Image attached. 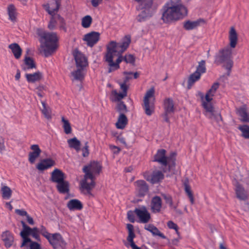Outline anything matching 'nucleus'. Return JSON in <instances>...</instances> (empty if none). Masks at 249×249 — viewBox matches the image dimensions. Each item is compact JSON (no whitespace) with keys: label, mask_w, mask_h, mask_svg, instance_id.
Instances as JSON below:
<instances>
[{"label":"nucleus","mask_w":249,"mask_h":249,"mask_svg":"<svg viewBox=\"0 0 249 249\" xmlns=\"http://www.w3.org/2000/svg\"><path fill=\"white\" fill-rule=\"evenodd\" d=\"M161 19L165 23H171L184 18L188 10L181 0H169L162 9Z\"/></svg>","instance_id":"obj_1"},{"label":"nucleus","mask_w":249,"mask_h":249,"mask_svg":"<svg viewBox=\"0 0 249 249\" xmlns=\"http://www.w3.org/2000/svg\"><path fill=\"white\" fill-rule=\"evenodd\" d=\"M36 34L40 37L39 41L44 44L46 48L44 52L46 57L51 55L57 48L56 43L58 40L57 34L54 32H46L41 29H37Z\"/></svg>","instance_id":"obj_2"},{"label":"nucleus","mask_w":249,"mask_h":249,"mask_svg":"<svg viewBox=\"0 0 249 249\" xmlns=\"http://www.w3.org/2000/svg\"><path fill=\"white\" fill-rule=\"evenodd\" d=\"M219 54L215 56L214 63L220 65L225 62L223 67L227 70V76L230 75L231 68L233 65V61L231 59V50L227 47L219 51Z\"/></svg>","instance_id":"obj_3"},{"label":"nucleus","mask_w":249,"mask_h":249,"mask_svg":"<svg viewBox=\"0 0 249 249\" xmlns=\"http://www.w3.org/2000/svg\"><path fill=\"white\" fill-rule=\"evenodd\" d=\"M163 108L164 113L162 114V116L164 121L170 124L169 117L174 113L175 110L174 101L172 98H167L164 100Z\"/></svg>","instance_id":"obj_4"},{"label":"nucleus","mask_w":249,"mask_h":249,"mask_svg":"<svg viewBox=\"0 0 249 249\" xmlns=\"http://www.w3.org/2000/svg\"><path fill=\"white\" fill-rule=\"evenodd\" d=\"M155 90L153 88H151L146 93L144 99L143 109L145 110V114L148 116H150L154 111V105L152 103H150L149 98L154 96Z\"/></svg>","instance_id":"obj_5"},{"label":"nucleus","mask_w":249,"mask_h":249,"mask_svg":"<svg viewBox=\"0 0 249 249\" xmlns=\"http://www.w3.org/2000/svg\"><path fill=\"white\" fill-rule=\"evenodd\" d=\"M53 249H65L67 243L62 235L59 233H55L48 241Z\"/></svg>","instance_id":"obj_6"},{"label":"nucleus","mask_w":249,"mask_h":249,"mask_svg":"<svg viewBox=\"0 0 249 249\" xmlns=\"http://www.w3.org/2000/svg\"><path fill=\"white\" fill-rule=\"evenodd\" d=\"M203 107L206 110L205 116L210 119H214L218 122L222 120V116L220 113L216 112L211 103H208L205 101L202 103Z\"/></svg>","instance_id":"obj_7"},{"label":"nucleus","mask_w":249,"mask_h":249,"mask_svg":"<svg viewBox=\"0 0 249 249\" xmlns=\"http://www.w3.org/2000/svg\"><path fill=\"white\" fill-rule=\"evenodd\" d=\"M39 230L37 227L33 228H29L24 234L21 237L22 238V242L20 245V247H23L28 243L29 242H32V240L28 237L29 235H32L36 240L39 241L40 237L38 234Z\"/></svg>","instance_id":"obj_8"},{"label":"nucleus","mask_w":249,"mask_h":249,"mask_svg":"<svg viewBox=\"0 0 249 249\" xmlns=\"http://www.w3.org/2000/svg\"><path fill=\"white\" fill-rule=\"evenodd\" d=\"M73 55L75 61L77 68L84 69L88 65L87 58L78 49H76L74 51Z\"/></svg>","instance_id":"obj_9"},{"label":"nucleus","mask_w":249,"mask_h":249,"mask_svg":"<svg viewBox=\"0 0 249 249\" xmlns=\"http://www.w3.org/2000/svg\"><path fill=\"white\" fill-rule=\"evenodd\" d=\"M135 213L139 218V222L142 223H146L151 218L150 213L145 206H142L140 208H135Z\"/></svg>","instance_id":"obj_10"},{"label":"nucleus","mask_w":249,"mask_h":249,"mask_svg":"<svg viewBox=\"0 0 249 249\" xmlns=\"http://www.w3.org/2000/svg\"><path fill=\"white\" fill-rule=\"evenodd\" d=\"M122 54V53H117L118 57L115 62H114L113 60L114 56H110L108 58L106 59L105 61L108 63L110 67L108 70L109 73L120 68L119 64L123 61H124V56H123Z\"/></svg>","instance_id":"obj_11"},{"label":"nucleus","mask_w":249,"mask_h":249,"mask_svg":"<svg viewBox=\"0 0 249 249\" xmlns=\"http://www.w3.org/2000/svg\"><path fill=\"white\" fill-rule=\"evenodd\" d=\"M61 5V0H52L50 3L43 4V7L51 16H53L58 12Z\"/></svg>","instance_id":"obj_12"},{"label":"nucleus","mask_w":249,"mask_h":249,"mask_svg":"<svg viewBox=\"0 0 249 249\" xmlns=\"http://www.w3.org/2000/svg\"><path fill=\"white\" fill-rule=\"evenodd\" d=\"M136 190L138 192L139 197H143L147 193L149 187L147 183L143 180H138L134 183Z\"/></svg>","instance_id":"obj_13"},{"label":"nucleus","mask_w":249,"mask_h":249,"mask_svg":"<svg viewBox=\"0 0 249 249\" xmlns=\"http://www.w3.org/2000/svg\"><path fill=\"white\" fill-rule=\"evenodd\" d=\"M100 38V33L97 32L92 31L86 34L83 38L84 40L87 41L88 46L92 47L99 41Z\"/></svg>","instance_id":"obj_14"},{"label":"nucleus","mask_w":249,"mask_h":249,"mask_svg":"<svg viewBox=\"0 0 249 249\" xmlns=\"http://www.w3.org/2000/svg\"><path fill=\"white\" fill-rule=\"evenodd\" d=\"M166 151L164 149L158 150L156 154L154 155L153 161L158 162L163 166H167L168 161L166 156Z\"/></svg>","instance_id":"obj_15"},{"label":"nucleus","mask_w":249,"mask_h":249,"mask_svg":"<svg viewBox=\"0 0 249 249\" xmlns=\"http://www.w3.org/2000/svg\"><path fill=\"white\" fill-rule=\"evenodd\" d=\"M144 177L147 181L155 184L162 180L164 178V175L161 171L156 170L154 171L151 175H148L147 177L145 175Z\"/></svg>","instance_id":"obj_16"},{"label":"nucleus","mask_w":249,"mask_h":249,"mask_svg":"<svg viewBox=\"0 0 249 249\" xmlns=\"http://www.w3.org/2000/svg\"><path fill=\"white\" fill-rule=\"evenodd\" d=\"M115 53H119L118 44L114 41H111L107 46V53L105 56V59L108 58L110 56H114Z\"/></svg>","instance_id":"obj_17"},{"label":"nucleus","mask_w":249,"mask_h":249,"mask_svg":"<svg viewBox=\"0 0 249 249\" xmlns=\"http://www.w3.org/2000/svg\"><path fill=\"white\" fill-rule=\"evenodd\" d=\"M30 149L32 150L29 153V161L31 163H35L36 160L38 158L41 153V150L40 149L38 144H33L30 147Z\"/></svg>","instance_id":"obj_18"},{"label":"nucleus","mask_w":249,"mask_h":249,"mask_svg":"<svg viewBox=\"0 0 249 249\" xmlns=\"http://www.w3.org/2000/svg\"><path fill=\"white\" fill-rule=\"evenodd\" d=\"M55 164V161L51 158H47L41 160L36 166V169L43 171L54 166Z\"/></svg>","instance_id":"obj_19"},{"label":"nucleus","mask_w":249,"mask_h":249,"mask_svg":"<svg viewBox=\"0 0 249 249\" xmlns=\"http://www.w3.org/2000/svg\"><path fill=\"white\" fill-rule=\"evenodd\" d=\"M127 229L128 231V235L127 237V240L129 243V245L132 249H141L138 247L134 242V238L136 235L134 232V226L131 224H127L126 225Z\"/></svg>","instance_id":"obj_20"},{"label":"nucleus","mask_w":249,"mask_h":249,"mask_svg":"<svg viewBox=\"0 0 249 249\" xmlns=\"http://www.w3.org/2000/svg\"><path fill=\"white\" fill-rule=\"evenodd\" d=\"M66 178L65 174L60 169L55 168L51 173V177L50 180L53 182L59 183L63 181Z\"/></svg>","instance_id":"obj_21"},{"label":"nucleus","mask_w":249,"mask_h":249,"mask_svg":"<svg viewBox=\"0 0 249 249\" xmlns=\"http://www.w3.org/2000/svg\"><path fill=\"white\" fill-rule=\"evenodd\" d=\"M1 237L6 248H10L12 246L14 241V238L13 234L10 231H6L3 232Z\"/></svg>","instance_id":"obj_22"},{"label":"nucleus","mask_w":249,"mask_h":249,"mask_svg":"<svg viewBox=\"0 0 249 249\" xmlns=\"http://www.w3.org/2000/svg\"><path fill=\"white\" fill-rule=\"evenodd\" d=\"M205 20L202 18H199L195 21H190L188 20L183 23V28L187 31L193 30L201 24L204 23Z\"/></svg>","instance_id":"obj_23"},{"label":"nucleus","mask_w":249,"mask_h":249,"mask_svg":"<svg viewBox=\"0 0 249 249\" xmlns=\"http://www.w3.org/2000/svg\"><path fill=\"white\" fill-rule=\"evenodd\" d=\"M162 206L161 198L159 196H154L151 202V210L153 213H159L160 211Z\"/></svg>","instance_id":"obj_24"},{"label":"nucleus","mask_w":249,"mask_h":249,"mask_svg":"<svg viewBox=\"0 0 249 249\" xmlns=\"http://www.w3.org/2000/svg\"><path fill=\"white\" fill-rule=\"evenodd\" d=\"M235 193L237 198L241 200H245L248 198L247 195L243 186L238 181L235 184Z\"/></svg>","instance_id":"obj_25"},{"label":"nucleus","mask_w":249,"mask_h":249,"mask_svg":"<svg viewBox=\"0 0 249 249\" xmlns=\"http://www.w3.org/2000/svg\"><path fill=\"white\" fill-rule=\"evenodd\" d=\"M70 185L69 182L65 180L57 183L56 188L57 191L61 194H69L70 193Z\"/></svg>","instance_id":"obj_26"},{"label":"nucleus","mask_w":249,"mask_h":249,"mask_svg":"<svg viewBox=\"0 0 249 249\" xmlns=\"http://www.w3.org/2000/svg\"><path fill=\"white\" fill-rule=\"evenodd\" d=\"M67 207L70 211L81 210L83 205L78 199H72L68 202Z\"/></svg>","instance_id":"obj_27"},{"label":"nucleus","mask_w":249,"mask_h":249,"mask_svg":"<svg viewBox=\"0 0 249 249\" xmlns=\"http://www.w3.org/2000/svg\"><path fill=\"white\" fill-rule=\"evenodd\" d=\"M25 77L28 82L34 83L42 79L43 74L41 72L37 71L34 73H26Z\"/></svg>","instance_id":"obj_28"},{"label":"nucleus","mask_w":249,"mask_h":249,"mask_svg":"<svg viewBox=\"0 0 249 249\" xmlns=\"http://www.w3.org/2000/svg\"><path fill=\"white\" fill-rule=\"evenodd\" d=\"M8 48L11 50L15 58L18 59L20 58L22 50L18 44L12 43L9 45Z\"/></svg>","instance_id":"obj_29"},{"label":"nucleus","mask_w":249,"mask_h":249,"mask_svg":"<svg viewBox=\"0 0 249 249\" xmlns=\"http://www.w3.org/2000/svg\"><path fill=\"white\" fill-rule=\"evenodd\" d=\"M154 13V11L143 9L137 17V20L139 22L144 21L150 18L153 15Z\"/></svg>","instance_id":"obj_30"},{"label":"nucleus","mask_w":249,"mask_h":249,"mask_svg":"<svg viewBox=\"0 0 249 249\" xmlns=\"http://www.w3.org/2000/svg\"><path fill=\"white\" fill-rule=\"evenodd\" d=\"M230 45L231 48H234L237 44L238 36L236 31L233 27L231 28L229 32Z\"/></svg>","instance_id":"obj_31"},{"label":"nucleus","mask_w":249,"mask_h":249,"mask_svg":"<svg viewBox=\"0 0 249 249\" xmlns=\"http://www.w3.org/2000/svg\"><path fill=\"white\" fill-rule=\"evenodd\" d=\"M89 167V169L93 174L99 175L102 169L101 164L97 161H92L88 165H86Z\"/></svg>","instance_id":"obj_32"},{"label":"nucleus","mask_w":249,"mask_h":249,"mask_svg":"<svg viewBox=\"0 0 249 249\" xmlns=\"http://www.w3.org/2000/svg\"><path fill=\"white\" fill-rule=\"evenodd\" d=\"M130 42V36H125L122 42L118 43L119 48V53H123L127 49Z\"/></svg>","instance_id":"obj_33"},{"label":"nucleus","mask_w":249,"mask_h":249,"mask_svg":"<svg viewBox=\"0 0 249 249\" xmlns=\"http://www.w3.org/2000/svg\"><path fill=\"white\" fill-rule=\"evenodd\" d=\"M144 229L151 232L154 235H158L162 239H165L166 238V237L153 224H149L147 225H145Z\"/></svg>","instance_id":"obj_34"},{"label":"nucleus","mask_w":249,"mask_h":249,"mask_svg":"<svg viewBox=\"0 0 249 249\" xmlns=\"http://www.w3.org/2000/svg\"><path fill=\"white\" fill-rule=\"evenodd\" d=\"M183 185L184 186V190L185 193H186L187 195L189 198L191 204H194L195 202V199L194 198L193 192L191 190V187L189 185V179L187 178L184 180L183 182Z\"/></svg>","instance_id":"obj_35"},{"label":"nucleus","mask_w":249,"mask_h":249,"mask_svg":"<svg viewBox=\"0 0 249 249\" xmlns=\"http://www.w3.org/2000/svg\"><path fill=\"white\" fill-rule=\"evenodd\" d=\"M128 123V119L125 114H120L118 121L116 123V127L118 129H124Z\"/></svg>","instance_id":"obj_36"},{"label":"nucleus","mask_w":249,"mask_h":249,"mask_svg":"<svg viewBox=\"0 0 249 249\" xmlns=\"http://www.w3.org/2000/svg\"><path fill=\"white\" fill-rule=\"evenodd\" d=\"M15 5L13 4H9L7 7V13L9 16V19L13 22L17 20V13Z\"/></svg>","instance_id":"obj_37"},{"label":"nucleus","mask_w":249,"mask_h":249,"mask_svg":"<svg viewBox=\"0 0 249 249\" xmlns=\"http://www.w3.org/2000/svg\"><path fill=\"white\" fill-rule=\"evenodd\" d=\"M237 113L241 117V120L243 122H249V114L247 112L245 107H241L237 109Z\"/></svg>","instance_id":"obj_38"},{"label":"nucleus","mask_w":249,"mask_h":249,"mask_svg":"<svg viewBox=\"0 0 249 249\" xmlns=\"http://www.w3.org/2000/svg\"><path fill=\"white\" fill-rule=\"evenodd\" d=\"M23 61L27 67L22 66L23 70L26 71L27 69H32L36 68V64L34 59L30 57L25 55Z\"/></svg>","instance_id":"obj_39"},{"label":"nucleus","mask_w":249,"mask_h":249,"mask_svg":"<svg viewBox=\"0 0 249 249\" xmlns=\"http://www.w3.org/2000/svg\"><path fill=\"white\" fill-rule=\"evenodd\" d=\"M88 166L86 165L83 168V172L85 173L84 179L82 181L81 183H88L87 180L90 179L91 181H94V177L93 173L88 168Z\"/></svg>","instance_id":"obj_40"},{"label":"nucleus","mask_w":249,"mask_h":249,"mask_svg":"<svg viewBox=\"0 0 249 249\" xmlns=\"http://www.w3.org/2000/svg\"><path fill=\"white\" fill-rule=\"evenodd\" d=\"M67 142L70 147L74 149L77 152L80 150L81 142L76 137L69 139Z\"/></svg>","instance_id":"obj_41"},{"label":"nucleus","mask_w":249,"mask_h":249,"mask_svg":"<svg viewBox=\"0 0 249 249\" xmlns=\"http://www.w3.org/2000/svg\"><path fill=\"white\" fill-rule=\"evenodd\" d=\"M201 77L200 73H197V72H194L191 74L188 79V85L187 88L188 89H190L192 85L197 81H198Z\"/></svg>","instance_id":"obj_42"},{"label":"nucleus","mask_w":249,"mask_h":249,"mask_svg":"<svg viewBox=\"0 0 249 249\" xmlns=\"http://www.w3.org/2000/svg\"><path fill=\"white\" fill-rule=\"evenodd\" d=\"M2 197L3 199H9L12 196V190L7 186H3L1 188Z\"/></svg>","instance_id":"obj_43"},{"label":"nucleus","mask_w":249,"mask_h":249,"mask_svg":"<svg viewBox=\"0 0 249 249\" xmlns=\"http://www.w3.org/2000/svg\"><path fill=\"white\" fill-rule=\"evenodd\" d=\"M81 187L86 190L87 194L92 196H93L91 193V190L95 186V182L94 181H91L90 183H81Z\"/></svg>","instance_id":"obj_44"},{"label":"nucleus","mask_w":249,"mask_h":249,"mask_svg":"<svg viewBox=\"0 0 249 249\" xmlns=\"http://www.w3.org/2000/svg\"><path fill=\"white\" fill-rule=\"evenodd\" d=\"M77 70L71 72V75L74 77V79L76 80L82 81L84 78V75L82 72L84 69L77 68Z\"/></svg>","instance_id":"obj_45"},{"label":"nucleus","mask_w":249,"mask_h":249,"mask_svg":"<svg viewBox=\"0 0 249 249\" xmlns=\"http://www.w3.org/2000/svg\"><path fill=\"white\" fill-rule=\"evenodd\" d=\"M41 104L42 105V108H41V110L42 114L47 119H51L52 117L50 108L47 106V105L45 102L41 101Z\"/></svg>","instance_id":"obj_46"},{"label":"nucleus","mask_w":249,"mask_h":249,"mask_svg":"<svg viewBox=\"0 0 249 249\" xmlns=\"http://www.w3.org/2000/svg\"><path fill=\"white\" fill-rule=\"evenodd\" d=\"M176 159H173V160L171 161L168 160L167 166H163L162 171L165 173L167 171H174L176 167Z\"/></svg>","instance_id":"obj_47"},{"label":"nucleus","mask_w":249,"mask_h":249,"mask_svg":"<svg viewBox=\"0 0 249 249\" xmlns=\"http://www.w3.org/2000/svg\"><path fill=\"white\" fill-rule=\"evenodd\" d=\"M206 71V62L205 60H202L198 62V65L196 67L195 72H197V73H200V75H201L202 74L205 73Z\"/></svg>","instance_id":"obj_48"},{"label":"nucleus","mask_w":249,"mask_h":249,"mask_svg":"<svg viewBox=\"0 0 249 249\" xmlns=\"http://www.w3.org/2000/svg\"><path fill=\"white\" fill-rule=\"evenodd\" d=\"M92 21V18L89 15H87L82 19L81 25L83 27L88 28L90 27Z\"/></svg>","instance_id":"obj_49"},{"label":"nucleus","mask_w":249,"mask_h":249,"mask_svg":"<svg viewBox=\"0 0 249 249\" xmlns=\"http://www.w3.org/2000/svg\"><path fill=\"white\" fill-rule=\"evenodd\" d=\"M116 110L120 113V114H121L122 113L125 114V113L128 112L126 106L123 101H120L117 104L116 106Z\"/></svg>","instance_id":"obj_50"},{"label":"nucleus","mask_w":249,"mask_h":249,"mask_svg":"<svg viewBox=\"0 0 249 249\" xmlns=\"http://www.w3.org/2000/svg\"><path fill=\"white\" fill-rule=\"evenodd\" d=\"M62 121L63 123V128L65 133L69 134L71 132V127L69 121L65 119L64 117L62 118Z\"/></svg>","instance_id":"obj_51"},{"label":"nucleus","mask_w":249,"mask_h":249,"mask_svg":"<svg viewBox=\"0 0 249 249\" xmlns=\"http://www.w3.org/2000/svg\"><path fill=\"white\" fill-rule=\"evenodd\" d=\"M239 129L242 131V136L246 139H249V126L248 125H244L240 126Z\"/></svg>","instance_id":"obj_52"},{"label":"nucleus","mask_w":249,"mask_h":249,"mask_svg":"<svg viewBox=\"0 0 249 249\" xmlns=\"http://www.w3.org/2000/svg\"><path fill=\"white\" fill-rule=\"evenodd\" d=\"M124 61L126 63H130L133 66L135 65V57L131 54H125L124 56Z\"/></svg>","instance_id":"obj_53"},{"label":"nucleus","mask_w":249,"mask_h":249,"mask_svg":"<svg viewBox=\"0 0 249 249\" xmlns=\"http://www.w3.org/2000/svg\"><path fill=\"white\" fill-rule=\"evenodd\" d=\"M152 0H144L142 2V9L145 10H149L150 11H154L152 8L153 5Z\"/></svg>","instance_id":"obj_54"},{"label":"nucleus","mask_w":249,"mask_h":249,"mask_svg":"<svg viewBox=\"0 0 249 249\" xmlns=\"http://www.w3.org/2000/svg\"><path fill=\"white\" fill-rule=\"evenodd\" d=\"M54 17L55 18L56 22H59L60 25V28L64 29L66 31V28L65 27V25H66V23L64 18L62 17L60 15L56 14H55Z\"/></svg>","instance_id":"obj_55"},{"label":"nucleus","mask_w":249,"mask_h":249,"mask_svg":"<svg viewBox=\"0 0 249 249\" xmlns=\"http://www.w3.org/2000/svg\"><path fill=\"white\" fill-rule=\"evenodd\" d=\"M40 233L44 236L45 237L48 241L50 240V238H51L52 234L49 232H48L47 231L46 228L43 226H41L40 229Z\"/></svg>","instance_id":"obj_56"},{"label":"nucleus","mask_w":249,"mask_h":249,"mask_svg":"<svg viewBox=\"0 0 249 249\" xmlns=\"http://www.w3.org/2000/svg\"><path fill=\"white\" fill-rule=\"evenodd\" d=\"M161 196L165 200L166 203L168 204L170 207L173 206V199L171 195L166 194H162Z\"/></svg>","instance_id":"obj_57"},{"label":"nucleus","mask_w":249,"mask_h":249,"mask_svg":"<svg viewBox=\"0 0 249 249\" xmlns=\"http://www.w3.org/2000/svg\"><path fill=\"white\" fill-rule=\"evenodd\" d=\"M56 24V21L54 17V15H53V16H51L50 22L48 25V28L52 30L54 29L55 28Z\"/></svg>","instance_id":"obj_58"},{"label":"nucleus","mask_w":249,"mask_h":249,"mask_svg":"<svg viewBox=\"0 0 249 249\" xmlns=\"http://www.w3.org/2000/svg\"><path fill=\"white\" fill-rule=\"evenodd\" d=\"M113 92L114 93V95L116 96V99L117 101H119V102L120 101H122L121 100L122 99H123L125 97H126L127 96V94L126 93H125L123 92H122V93H118L116 90H113Z\"/></svg>","instance_id":"obj_59"},{"label":"nucleus","mask_w":249,"mask_h":249,"mask_svg":"<svg viewBox=\"0 0 249 249\" xmlns=\"http://www.w3.org/2000/svg\"><path fill=\"white\" fill-rule=\"evenodd\" d=\"M89 146L88 145V142H85L84 146L82 148V156L84 157H87L89 155Z\"/></svg>","instance_id":"obj_60"},{"label":"nucleus","mask_w":249,"mask_h":249,"mask_svg":"<svg viewBox=\"0 0 249 249\" xmlns=\"http://www.w3.org/2000/svg\"><path fill=\"white\" fill-rule=\"evenodd\" d=\"M134 213H135L134 211L131 210L128 211L127 213V219L131 223H134L135 221Z\"/></svg>","instance_id":"obj_61"},{"label":"nucleus","mask_w":249,"mask_h":249,"mask_svg":"<svg viewBox=\"0 0 249 249\" xmlns=\"http://www.w3.org/2000/svg\"><path fill=\"white\" fill-rule=\"evenodd\" d=\"M219 84L218 82H215L211 87V89L207 91L210 94H213L215 92L216 90L219 88Z\"/></svg>","instance_id":"obj_62"},{"label":"nucleus","mask_w":249,"mask_h":249,"mask_svg":"<svg viewBox=\"0 0 249 249\" xmlns=\"http://www.w3.org/2000/svg\"><path fill=\"white\" fill-rule=\"evenodd\" d=\"M167 226L169 229H174L176 230V232L178 234V225L174 223L172 221H169L167 223Z\"/></svg>","instance_id":"obj_63"},{"label":"nucleus","mask_w":249,"mask_h":249,"mask_svg":"<svg viewBox=\"0 0 249 249\" xmlns=\"http://www.w3.org/2000/svg\"><path fill=\"white\" fill-rule=\"evenodd\" d=\"M21 224L23 227V229L20 232V235L22 237L26 231L29 229L30 227L27 226L23 221H21Z\"/></svg>","instance_id":"obj_64"}]
</instances>
